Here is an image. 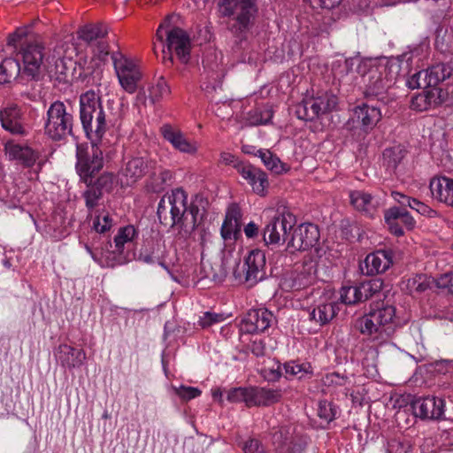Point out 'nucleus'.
Returning <instances> with one entry per match:
<instances>
[{
	"mask_svg": "<svg viewBox=\"0 0 453 453\" xmlns=\"http://www.w3.org/2000/svg\"><path fill=\"white\" fill-rule=\"evenodd\" d=\"M243 453H266L259 440L250 438L242 445Z\"/></svg>",
	"mask_w": 453,
	"mask_h": 453,
	"instance_id": "5fc2aeb1",
	"label": "nucleus"
},
{
	"mask_svg": "<svg viewBox=\"0 0 453 453\" xmlns=\"http://www.w3.org/2000/svg\"><path fill=\"white\" fill-rule=\"evenodd\" d=\"M352 206L365 217L374 218L377 213V203L371 194L361 190H354L349 193Z\"/></svg>",
	"mask_w": 453,
	"mask_h": 453,
	"instance_id": "a878e982",
	"label": "nucleus"
},
{
	"mask_svg": "<svg viewBox=\"0 0 453 453\" xmlns=\"http://www.w3.org/2000/svg\"><path fill=\"white\" fill-rule=\"evenodd\" d=\"M275 322L273 313L266 308L251 309L242 319L240 330L250 334L265 333Z\"/></svg>",
	"mask_w": 453,
	"mask_h": 453,
	"instance_id": "4468645a",
	"label": "nucleus"
},
{
	"mask_svg": "<svg viewBox=\"0 0 453 453\" xmlns=\"http://www.w3.org/2000/svg\"><path fill=\"white\" fill-rule=\"evenodd\" d=\"M106 35L107 29L102 24L87 25L79 32V37L90 45L102 40Z\"/></svg>",
	"mask_w": 453,
	"mask_h": 453,
	"instance_id": "c9c22d12",
	"label": "nucleus"
},
{
	"mask_svg": "<svg viewBox=\"0 0 453 453\" xmlns=\"http://www.w3.org/2000/svg\"><path fill=\"white\" fill-rule=\"evenodd\" d=\"M111 58L122 88L129 94L134 93L142 77L140 67L134 60L119 50L112 51Z\"/></svg>",
	"mask_w": 453,
	"mask_h": 453,
	"instance_id": "1a4fd4ad",
	"label": "nucleus"
},
{
	"mask_svg": "<svg viewBox=\"0 0 453 453\" xmlns=\"http://www.w3.org/2000/svg\"><path fill=\"white\" fill-rule=\"evenodd\" d=\"M306 3H310L312 5L320 7L323 9H334L339 6L343 0H303Z\"/></svg>",
	"mask_w": 453,
	"mask_h": 453,
	"instance_id": "680f3d73",
	"label": "nucleus"
},
{
	"mask_svg": "<svg viewBox=\"0 0 453 453\" xmlns=\"http://www.w3.org/2000/svg\"><path fill=\"white\" fill-rule=\"evenodd\" d=\"M139 260L150 265H163L162 259L155 251L154 247H143L140 251Z\"/></svg>",
	"mask_w": 453,
	"mask_h": 453,
	"instance_id": "8fccbe9b",
	"label": "nucleus"
},
{
	"mask_svg": "<svg viewBox=\"0 0 453 453\" xmlns=\"http://www.w3.org/2000/svg\"><path fill=\"white\" fill-rule=\"evenodd\" d=\"M80 119L83 129L93 142L109 143L104 135L108 130L111 116L104 110L101 97L93 90H88L80 96Z\"/></svg>",
	"mask_w": 453,
	"mask_h": 453,
	"instance_id": "f03ea898",
	"label": "nucleus"
},
{
	"mask_svg": "<svg viewBox=\"0 0 453 453\" xmlns=\"http://www.w3.org/2000/svg\"><path fill=\"white\" fill-rule=\"evenodd\" d=\"M112 226V219L111 218L108 212H100L96 215L95 219L93 221V229L96 233H105L110 230Z\"/></svg>",
	"mask_w": 453,
	"mask_h": 453,
	"instance_id": "49530a36",
	"label": "nucleus"
},
{
	"mask_svg": "<svg viewBox=\"0 0 453 453\" xmlns=\"http://www.w3.org/2000/svg\"><path fill=\"white\" fill-rule=\"evenodd\" d=\"M394 252L391 250H378L366 256L359 269L365 275H375L387 271L393 265Z\"/></svg>",
	"mask_w": 453,
	"mask_h": 453,
	"instance_id": "a211bd4d",
	"label": "nucleus"
},
{
	"mask_svg": "<svg viewBox=\"0 0 453 453\" xmlns=\"http://www.w3.org/2000/svg\"><path fill=\"white\" fill-rule=\"evenodd\" d=\"M337 409L335 405L327 400L319 401L318 405V416L326 424L335 419Z\"/></svg>",
	"mask_w": 453,
	"mask_h": 453,
	"instance_id": "a18cd8bd",
	"label": "nucleus"
},
{
	"mask_svg": "<svg viewBox=\"0 0 453 453\" xmlns=\"http://www.w3.org/2000/svg\"><path fill=\"white\" fill-rule=\"evenodd\" d=\"M148 98L155 104L171 93L170 87L163 76L158 77L150 87H149Z\"/></svg>",
	"mask_w": 453,
	"mask_h": 453,
	"instance_id": "e433bc0d",
	"label": "nucleus"
},
{
	"mask_svg": "<svg viewBox=\"0 0 453 453\" xmlns=\"http://www.w3.org/2000/svg\"><path fill=\"white\" fill-rule=\"evenodd\" d=\"M160 133L164 139L179 151L188 154L196 153V142L188 141L180 128L170 124H164L160 127Z\"/></svg>",
	"mask_w": 453,
	"mask_h": 453,
	"instance_id": "4be33fe9",
	"label": "nucleus"
},
{
	"mask_svg": "<svg viewBox=\"0 0 453 453\" xmlns=\"http://www.w3.org/2000/svg\"><path fill=\"white\" fill-rule=\"evenodd\" d=\"M355 115L365 129H372L380 119V111L378 108L365 104L358 105L355 109Z\"/></svg>",
	"mask_w": 453,
	"mask_h": 453,
	"instance_id": "2f4dec72",
	"label": "nucleus"
},
{
	"mask_svg": "<svg viewBox=\"0 0 453 453\" xmlns=\"http://www.w3.org/2000/svg\"><path fill=\"white\" fill-rule=\"evenodd\" d=\"M338 311L339 308L334 301L320 300L312 308L309 314V318L319 326H324L329 323L336 316Z\"/></svg>",
	"mask_w": 453,
	"mask_h": 453,
	"instance_id": "bb28decb",
	"label": "nucleus"
},
{
	"mask_svg": "<svg viewBox=\"0 0 453 453\" xmlns=\"http://www.w3.org/2000/svg\"><path fill=\"white\" fill-rule=\"evenodd\" d=\"M227 400L231 403H243L248 408L270 406L282 398V390L261 387H240L228 391Z\"/></svg>",
	"mask_w": 453,
	"mask_h": 453,
	"instance_id": "39448f33",
	"label": "nucleus"
},
{
	"mask_svg": "<svg viewBox=\"0 0 453 453\" xmlns=\"http://www.w3.org/2000/svg\"><path fill=\"white\" fill-rule=\"evenodd\" d=\"M137 232L134 226L127 225L122 226L118 230V233L114 236V253L122 254L126 244H129L133 242L136 236Z\"/></svg>",
	"mask_w": 453,
	"mask_h": 453,
	"instance_id": "f704fd0d",
	"label": "nucleus"
},
{
	"mask_svg": "<svg viewBox=\"0 0 453 453\" xmlns=\"http://www.w3.org/2000/svg\"><path fill=\"white\" fill-rule=\"evenodd\" d=\"M270 434L271 441L279 453H301L304 449V441L295 434L289 426L273 427Z\"/></svg>",
	"mask_w": 453,
	"mask_h": 453,
	"instance_id": "ddd939ff",
	"label": "nucleus"
},
{
	"mask_svg": "<svg viewBox=\"0 0 453 453\" xmlns=\"http://www.w3.org/2000/svg\"><path fill=\"white\" fill-rule=\"evenodd\" d=\"M361 301L365 302L383 289V281L380 279H372L358 283Z\"/></svg>",
	"mask_w": 453,
	"mask_h": 453,
	"instance_id": "79ce46f5",
	"label": "nucleus"
},
{
	"mask_svg": "<svg viewBox=\"0 0 453 453\" xmlns=\"http://www.w3.org/2000/svg\"><path fill=\"white\" fill-rule=\"evenodd\" d=\"M296 225V217L290 211L283 210L276 214L265 225L263 238L266 244H280L288 242L290 231Z\"/></svg>",
	"mask_w": 453,
	"mask_h": 453,
	"instance_id": "9d476101",
	"label": "nucleus"
},
{
	"mask_svg": "<svg viewBox=\"0 0 453 453\" xmlns=\"http://www.w3.org/2000/svg\"><path fill=\"white\" fill-rule=\"evenodd\" d=\"M286 377L296 378L298 380L311 379L313 374V367L309 362H299L291 360L283 365Z\"/></svg>",
	"mask_w": 453,
	"mask_h": 453,
	"instance_id": "7c9ffc66",
	"label": "nucleus"
},
{
	"mask_svg": "<svg viewBox=\"0 0 453 453\" xmlns=\"http://www.w3.org/2000/svg\"><path fill=\"white\" fill-rule=\"evenodd\" d=\"M263 375L269 381L278 380L281 377L280 363L274 362L271 367H265Z\"/></svg>",
	"mask_w": 453,
	"mask_h": 453,
	"instance_id": "4d7b16f0",
	"label": "nucleus"
},
{
	"mask_svg": "<svg viewBox=\"0 0 453 453\" xmlns=\"http://www.w3.org/2000/svg\"><path fill=\"white\" fill-rule=\"evenodd\" d=\"M27 35V29L26 27L17 28L12 34L9 35L7 38V44L10 46H15L20 42L22 39Z\"/></svg>",
	"mask_w": 453,
	"mask_h": 453,
	"instance_id": "052dcab7",
	"label": "nucleus"
},
{
	"mask_svg": "<svg viewBox=\"0 0 453 453\" xmlns=\"http://www.w3.org/2000/svg\"><path fill=\"white\" fill-rule=\"evenodd\" d=\"M256 156L259 157L265 167L276 174H281L288 170V167L269 150H258Z\"/></svg>",
	"mask_w": 453,
	"mask_h": 453,
	"instance_id": "72a5a7b5",
	"label": "nucleus"
},
{
	"mask_svg": "<svg viewBox=\"0 0 453 453\" xmlns=\"http://www.w3.org/2000/svg\"><path fill=\"white\" fill-rule=\"evenodd\" d=\"M237 173L250 185L254 193L264 196L269 188L267 174L258 167L249 163L235 165Z\"/></svg>",
	"mask_w": 453,
	"mask_h": 453,
	"instance_id": "6ab92c4d",
	"label": "nucleus"
},
{
	"mask_svg": "<svg viewBox=\"0 0 453 453\" xmlns=\"http://www.w3.org/2000/svg\"><path fill=\"white\" fill-rule=\"evenodd\" d=\"M340 301L347 305H354L362 303L359 294V285H351L350 282L344 283L340 289Z\"/></svg>",
	"mask_w": 453,
	"mask_h": 453,
	"instance_id": "4c0bfd02",
	"label": "nucleus"
},
{
	"mask_svg": "<svg viewBox=\"0 0 453 453\" xmlns=\"http://www.w3.org/2000/svg\"><path fill=\"white\" fill-rule=\"evenodd\" d=\"M225 319L222 313H216L211 311H205L200 316L198 325L202 328H208L215 324H219Z\"/></svg>",
	"mask_w": 453,
	"mask_h": 453,
	"instance_id": "09e8293b",
	"label": "nucleus"
},
{
	"mask_svg": "<svg viewBox=\"0 0 453 453\" xmlns=\"http://www.w3.org/2000/svg\"><path fill=\"white\" fill-rule=\"evenodd\" d=\"M383 166L390 175L396 173V153L394 148L386 149L383 151Z\"/></svg>",
	"mask_w": 453,
	"mask_h": 453,
	"instance_id": "3c124183",
	"label": "nucleus"
},
{
	"mask_svg": "<svg viewBox=\"0 0 453 453\" xmlns=\"http://www.w3.org/2000/svg\"><path fill=\"white\" fill-rule=\"evenodd\" d=\"M319 240V230L311 223L302 224L294 229L288 242V248L294 250H307Z\"/></svg>",
	"mask_w": 453,
	"mask_h": 453,
	"instance_id": "f3484780",
	"label": "nucleus"
},
{
	"mask_svg": "<svg viewBox=\"0 0 453 453\" xmlns=\"http://www.w3.org/2000/svg\"><path fill=\"white\" fill-rule=\"evenodd\" d=\"M244 234L248 238H254L258 234V226L254 222H250L244 227Z\"/></svg>",
	"mask_w": 453,
	"mask_h": 453,
	"instance_id": "774afa93",
	"label": "nucleus"
},
{
	"mask_svg": "<svg viewBox=\"0 0 453 453\" xmlns=\"http://www.w3.org/2000/svg\"><path fill=\"white\" fill-rule=\"evenodd\" d=\"M93 52L100 60H105L106 57L109 55V45L106 42L100 40L94 44Z\"/></svg>",
	"mask_w": 453,
	"mask_h": 453,
	"instance_id": "bf43d9fd",
	"label": "nucleus"
},
{
	"mask_svg": "<svg viewBox=\"0 0 453 453\" xmlns=\"http://www.w3.org/2000/svg\"><path fill=\"white\" fill-rule=\"evenodd\" d=\"M314 280V276L311 273L305 274L303 272L297 273L296 277L294 279L293 287L296 289L306 288L311 285Z\"/></svg>",
	"mask_w": 453,
	"mask_h": 453,
	"instance_id": "6e6d98bb",
	"label": "nucleus"
},
{
	"mask_svg": "<svg viewBox=\"0 0 453 453\" xmlns=\"http://www.w3.org/2000/svg\"><path fill=\"white\" fill-rule=\"evenodd\" d=\"M55 356L62 366L69 369L81 367L87 357L82 349H75L67 344H60Z\"/></svg>",
	"mask_w": 453,
	"mask_h": 453,
	"instance_id": "5701e85b",
	"label": "nucleus"
},
{
	"mask_svg": "<svg viewBox=\"0 0 453 453\" xmlns=\"http://www.w3.org/2000/svg\"><path fill=\"white\" fill-rule=\"evenodd\" d=\"M5 153L11 160L19 161L24 167H32L38 159V153L28 146L8 142L5 144Z\"/></svg>",
	"mask_w": 453,
	"mask_h": 453,
	"instance_id": "b1692460",
	"label": "nucleus"
},
{
	"mask_svg": "<svg viewBox=\"0 0 453 453\" xmlns=\"http://www.w3.org/2000/svg\"><path fill=\"white\" fill-rule=\"evenodd\" d=\"M86 184L88 188L84 191L82 196L88 211L87 219H91L94 210L99 205L103 193L96 187H92V182Z\"/></svg>",
	"mask_w": 453,
	"mask_h": 453,
	"instance_id": "58836bf2",
	"label": "nucleus"
},
{
	"mask_svg": "<svg viewBox=\"0 0 453 453\" xmlns=\"http://www.w3.org/2000/svg\"><path fill=\"white\" fill-rule=\"evenodd\" d=\"M165 46L163 50V63L165 66L173 65L174 53L182 64H188L190 59L191 41L188 33L178 27H173L165 32Z\"/></svg>",
	"mask_w": 453,
	"mask_h": 453,
	"instance_id": "0eeeda50",
	"label": "nucleus"
},
{
	"mask_svg": "<svg viewBox=\"0 0 453 453\" xmlns=\"http://www.w3.org/2000/svg\"><path fill=\"white\" fill-rule=\"evenodd\" d=\"M250 349L251 353L256 357H263L265 354V345L262 340L253 341Z\"/></svg>",
	"mask_w": 453,
	"mask_h": 453,
	"instance_id": "0e129e2a",
	"label": "nucleus"
},
{
	"mask_svg": "<svg viewBox=\"0 0 453 453\" xmlns=\"http://www.w3.org/2000/svg\"><path fill=\"white\" fill-rule=\"evenodd\" d=\"M114 176L112 173H103L96 181L92 180V187H96L102 193L104 190L110 191L112 188Z\"/></svg>",
	"mask_w": 453,
	"mask_h": 453,
	"instance_id": "603ef678",
	"label": "nucleus"
},
{
	"mask_svg": "<svg viewBox=\"0 0 453 453\" xmlns=\"http://www.w3.org/2000/svg\"><path fill=\"white\" fill-rule=\"evenodd\" d=\"M2 127L13 135L25 136L28 134L25 112L17 104H8L0 110Z\"/></svg>",
	"mask_w": 453,
	"mask_h": 453,
	"instance_id": "2eb2a0df",
	"label": "nucleus"
},
{
	"mask_svg": "<svg viewBox=\"0 0 453 453\" xmlns=\"http://www.w3.org/2000/svg\"><path fill=\"white\" fill-rule=\"evenodd\" d=\"M173 389L175 395L186 402L196 398L202 394L198 388L190 386L180 385V387H173Z\"/></svg>",
	"mask_w": 453,
	"mask_h": 453,
	"instance_id": "de8ad7c7",
	"label": "nucleus"
},
{
	"mask_svg": "<svg viewBox=\"0 0 453 453\" xmlns=\"http://www.w3.org/2000/svg\"><path fill=\"white\" fill-rule=\"evenodd\" d=\"M373 316L376 321L380 326H384L388 324H394V319L396 314V309L394 304L387 303L383 307L372 311Z\"/></svg>",
	"mask_w": 453,
	"mask_h": 453,
	"instance_id": "c03bdc74",
	"label": "nucleus"
},
{
	"mask_svg": "<svg viewBox=\"0 0 453 453\" xmlns=\"http://www.w3.org/2000/svg\"><path fill=\"white\" fill-rule=\"evenodd\" d=\"M424 75L423 72H418L414 73L412 76L408 78L406 81V86L411 89H416L421 87V83L419 81L420 77Z\"/></svg>",
	"mask_w": 453,
	"mask_h": 453,
	"instance_id": "338daca9",
	"label": "nucleus"
},
{
	"mask_svg": "<svg viewBox=\"0 0 453 453\" xmlns=\"http://www.w3.org/2000/svg\"><path fill=\"white\" fill-rule=\"evenodd\" d=\"M198 206L188 204V196L180 188L162 196L157 215L160 224L175 228L180 238L188 239L197 225Z\"/></svg>",
	"mask_w": 453,
	"mask_h": 453,
	"instance_id": "f257e3e1",
	"label": "nucleus"
},
{
	"mask_svg": "<svg viewBox=\"0 0 453 453\" xmlns=\"http://www.w3.org/2000/svg\"><path fill=\"white\" fill-rule=\"evenodd\" d=\"M414 282L418 283L416 287L418 291H424L434 285L437 288L453 296V272L444 273L437 279L418 275L414 279Z\"/></svg>",
	"mask_w": 453,
	"mask_h": 453,
	"instance_id": "393cba45",
	"label": "nucleus"
},
{
	"mask_svg": "<svg viewBox=\"0 0 453 453\" xmlns=\"http://www.w3.org/2000/svg\"><path fill=\"white\" fill-rule=\"evenodd\" d=\"M355 326L365 335H372L377 333L380 327L373 316L372 311L362 318L357 319Z\"/></svg>",
	"mask_w": 453,
	"mask_h": 453,
	"instance_id": "a19ab883",
	"label": "nucleus"
},
{
	"mask_svg": "<svg viewBox=\"0 0 453 453\" xmlns=\"http://www.w3.org/2000/svg\"><path fill=\"white\" fill-rule=\"evenodd\" d=\"M406 402L410 404L415 417L422 419H441L445 413V401L435 396L415 397L412 395L398 398V403Z\"/></svg>",
	"mask_w": 453,
	"mask_h": 453,
	"instance_id": "9b49d317",
	"label": "nucleus"
},
{
	"mask_svg": "<svg viewBox=\"0 0 453 453\" xmlns=\"http://www.w3.org/2000/svg\"><path fill=\"white\" fill-rule=\"evenodd\" d=\"M245 282L249 287L255 286L265 277V255L260 250H251L244 263Z\"/></svg>",
	"mask_w": 453,
	"mask_h": 453,
	"instance_id": "aec40b11",
	"label": "nucleus"
},
{
	"mask_svg": "<svg viewBox=\"0 0 453 453\" xmlns=\"http://www.w3.org/2000/svg\"><path fill=\"white\" fill-rule=\"evenodd\" d=\"M429 189L433 199L453 208V178L434 176L430 180Z\"/></svg>",
	"mask_w": 453,
	"mask_h": 453,
	"instance_id": "412c9836",
	"label": "nucleus"
},
{
	"mask_svg": "<svg viewBox=\"0 0 453 453\" xmlns=\"http://www.w3.org/2000/svg\"><path fill=\"white\" fill-rule=\"evenodd\" d=\"M220 162L226 165H233L235 169V165L238 164H245V162L238 160V158L232 153L222 152L220 153Z\"/></svg>",
	"mask_w": 453,
	"mask_h": 453,
	"instance_id": "e2e57ef3",
	"label": "nucleus"
},
{
	"mask_svg": "<svg viewBox=\"0 0 453 453\" xmlns=\"http://www.w3.org/2000/svg\"><path fill=\"white\" fill-rule=\"evenodd\" d=\"M44 46L37 41L25 42L19 50L23 63L22 74L32 80L38 79L44 57Z\"/></svg>",
	"mask_w": 453,
	"mask_h": 453,
	"instance_id": "f8f14e48",
	"label": "nucleus"
},
{
	"mask_svg": "<svg viewBox=\"0 0 453 453\" xmlns=\"http://www.w3.org/2000/svg\"><path fill=\"white\" fill-rule=\"evenodd\" d=\"M440 94L441 90L438 88H429L412 98V109L418 111L429 110L440 103Z\"/></svg>",
	"mask_w": 453,
	"mask_h": 453,
	"instance_id": "c85d7f7f",
	"label": "nucleus"
},
{
	"mask_svg": "<svg viewBox=\"0 0 453 453\" xmlns=\"http://www.w3.org/2000/svg\"><path fill=\"white\" fill-rule=\"evenodd\" d=\"M384 222L393 234H396V206L384 211Z\"/></svg>",
	"mask_w": 453,
	"mask_h": 453,
	"instance_id": "864d4df0",
	"label": "nucleus"
},
{
	"mask_svg": "<svg viewBox=\"0 0 453 453\" xmlns=\"http://www.w3.org/2000/svg\"><path fill=\"white\" fill-rule=\"evenodd\" d=\"M241 211L237 204H231L226 211L220 233L224 240H230L240 231Z\"/></svg>",
	"mask_w": 453,
	"mask_h": 453,
	"instance_id": "cd10ccee",
	"label": "nucleus"
},
{
	"mask_svg": "<svg viewBox=\"0 0 453 453\" xmlns=\"http://www.w3.org/2000/svg\"><path fill=\"white\" fill-rule=\"evenodd\" d=\"M90 142V149L77 146L76 170L85 183L92 182L94 176L103 168V150L109 145V143Z\"/></svg>",
	"mask_w": 453,
	"mask_h": 453,
	"instance_id": "423d86ee",
	"label": "nucleus"
},
{
	"mask_svg": "<svg viewBox=\"0 0 453 453\" xmlns=\"http://www.w3.org/2000/svg\"><path fill=\"white\" fill-rule=\"evenodd\" d=\"M156 161L148 155L136 156L130 158L122 168V176L127 185L137 182L145 175L152 173L156 167Z\"/></svg>",
	"mask_w": 453,
	"mask_h": 453,
	"instance_id": "dca6fc26",
	"label": "nucleus"
},
{
	"mask_svg": "<svg viewBox=\"0 0 453 453\" xmlns=\"http://www.w3.org/2000/svg\"><path fill=\"white\" fill-rule=\"evenodd\" d=\"M398 204L401 206H409L411 209L416 211L421 215L427 217H434L436 215V211L431 209L428 205L416 200L411 199L410 197L401 195L398 193Z\"/></svg>",
	"mask_w": 453,
	"mask_h": 453,
	"instance_id": "ea45409f",
	"label": "nucleus"
},
{
	"mask_svg": "<svg viewBox=\"0 0 453 453\" xmlns=\"http://www.w3.org/2000/svg\"><path fill=\"white\" fill-rule=\"evenodd\" d=\"M43 119L44 134L51 141L61 142L73 135V110L63 101L51 103Z\"/></svg>",
	"mask_w": 453,
	"mask_h": 453,
	"instance_id": "20e7f679",
	"label": "nucleus"
},
{
	"mask_svg": "<svg viewBox=\"0 0 453 453\" xmlns=\"http://www.w3.org/2000/svg\"><path fill=\"white\" fill-rule=\"evenodd\" d=\"M222 77H223L222 73H217V79L218 78H219V79L216 81V79L213 78V80H214L213 83H211V81L203 82V84L201 85L202 88L208 93L215 91L217 89V88H219L221 86V78Z\"/></svg>",
	"mask_w": 453,
	"mask_h": 453,
	"instance_id": "69168bd1",
	"label": "nucleus"
},
{
	"mask_svg": "<svg viewBox=\"0 0 453 453\" xmlns=\"http://www.w3.org/2000/svg\"><path fill=\"white\" fill-rule=\"evenodd\" d=\"M257 0H219V18H232L228 30L236 37L243 38L252 29L258 15Z\"/></svg>",
	"mask_w": 453,
	"mask_h": 453,
	"instance_id": "7ed1b4c3",
	"label": "nucleus"
},
{
	"mask_svg": "<svg viewBox=\"0 0 453 453\" xmlns=\"http://www.w3.org/2000/svg\"><path fill=\"white\" fill-rule=\"evenodd\" d=\"M423 85L430 88L436 86L449 78L451 74V69L448 65L437 64L424 71Z\"/></svg>",
	"mask_w": 453,
	"mask_h": 453,
	"instance_id": "c756f323",
	"label": "nucleus"
},
{
	"mask_svg": "<svg viewBox=\"0 0 453 453\" xmlns=\"http://www.w3.org/2000/svg\"><path fill=\"white\" fill-rule=\"evenodd\" d=\"M73 65H76V62L71 59L65 60L64 58H58L54 65V70H50L53 73L52 76L55 77L59 82H67L70 76V69Z\"/></svg>",
	"mask_w": 453,
	"mask_h": 453,
	"instance_id": "37998d69",
	"label": "nucleus"
},
{
	"mask_svg": "<svg viewBox=\"0 0 453 453\" xmlns=\"http://www.w3.org/2000/svg\"><path fill=\"white\" fill-rule=\"evenodd\" d=\"M338 98L335 95L324 92L317 96L305 98L296 106V115L299 119L312 121L320 115L326 114L335 109Z\"/></svg>",
	"mask_w": 453,
	"mask_h": 453,
	"instance_id": "6e6552de",
	"label": "nucleus"
},
{
	"mask_svg": "<svg viewBox=\"0 0 453 453\" xmlns=\"http://www.w3.org/2000/svg\"><path fill=\"white\" fill-rule=\"evenodd\" d=\"M403 224L407 230L415 226V220L405 209H398V225Z\"/></svg>",
	"mask_w": 453,
	"mask_h": 453,
	"instance_id": "13d9d810",
	"label": "nucleus"
},
{
	"mask_svg": "<svg viewBox=\"0 0 453 453\" xmlns=\"http://www.w3.org/2000/svg\"><path fill=\"white\" fill-rule=\"evenodd\" d=\"M22 73L19 60L12 58H4L0 64V83L5 84Z\"/></svg>",
	"mask_w": 453,
	"mask_h": 453,
	"instance_id": "473e14b6",
	"label": "nucleus"
}]
</instances>
